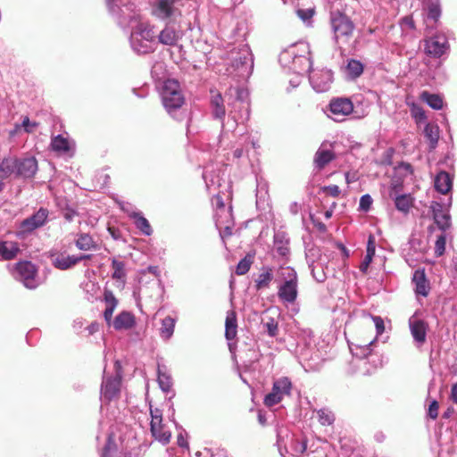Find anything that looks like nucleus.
<instances>
[{
  "mask_svg": "<svg viewBox=\"0 0 457 457\" xmlns=\"http://www.w3.org/2000/svg\"><path fill=\"white\" fill-rule=\"evenodd\" d=\"M227 220L234 221L231 207L222 212H216L215 213V224L219 230L222 229L223 224H226Z\"/></svg>",
  "mask_w": 457,
  "mask_h": 457,
  "instance_id": "42",
  "label": "nucleus"
},
{
  "mask_svg": "<svg viewBox=\"0 0 457 457\" xmlns=\"http://www.w3.org/2000/svg\"><path fill=\"white\" fill-rule=\"evenodd\" d=\"M161 99L167 112L176 118V113L185 103L179 83L175 79H167L162 83L160 89Z\"/></svg>",
  "mask_w": 457,
  "mask_h": 457,
  "instance_id": "4",
  "label": "nucleus"
},
{
  "mask_svg": "<svg viewBox=\"0 0 457 457\" xmlns=\"http://www.w3.org/2000/svg\"><path fill=\"white\" fill-rule=\"evenodd\" d=\"M374 340L369 342L368 344L364 345L363 346H358L356 347V352L353 353L354 355H356L359 358H367L371 355V348Z\"/></svg>",
  "mask_w": 457,
  "mask_h": 457,
  "instance_id": "51",
  "label": "nucleus"
},
{
  "mask_svg": "<svg viewBox=\"0 0 457 457\" xmlns=\"http://www.w3.org/2000/svg\"><path fill=\"white\" fill-rule=\"evenodd\" d=\"M372 259H373V257H371L370 255H365L362 262L360 265V270L361 272H363V273L367 272L368 268H369L370 262H372Z\"/></svg>",
  "mask_w": 457,
  "mask_h": 457,
  "instance_id": "62",
  "label": "nucleus"
},
{
  "mask_svg": "<svg viewBox=\"0 0 457 457\" xmlns=\"http://www.w3.org/2000/svg\"><path fill=\"white\" fill-rule=\"evenodd\" d=\"M129 216L134 220V223L142 234L150 236L153 233L152 227L149 221L142 215L141 212H132L129 213Z\"/></svg>",
  "mask_w": 457,
  "mask_h": 457,
  "instance_id": "30",
  "label": "nucleus"
},
{
  "mask_svg": "<svg viewBox=\"0 0 457 457\" xmlns=\"http://www.w3.org/2000/svg\"><path fill=\"white\" fill-rule=\"evenodd\" d=\"M409 327L411 334L417 344L421 345L425 343L428 331V324L421 320L416 313L409 319Z\"/></svg>",
  "mask_w": 457,
  "mask_h": 457,
  "instance_id": "17",
  "label": "nucleus"
},
{
  "mask_svg": "<svg viewBox=\"0 0 457 457\" xmlns=\"http://www.w3.org/2000/svg\"><path fill=\"white\" fill-rule=\"evenodd\" d=\"M307 449V444L304 441H300L291 437L290 450L293 455H300L303 453Z\"/></svg>",
  "mask_w": 457,
  "mask_h": 457,
  "instance_id": "47",
  "label": "nucleus"
},
{
  "mask_svg": "<svg viewBox=\"0 0 457 457\" xmlns=\"http://www.w3.org/2000/svg\"><path fill=\"white\" fill-rule=\"evenodd\" d=\"M449 48L447 38L444 35H436L425 40V53L433 57L442 56Z\"/></svg>",
  "mask_w": 457,
  "mask_h": 457,
  "instance_id": "16",
  "label": "nucleus"
},
{
  "mask_svg": "<svg viewBox=\"0 0 457 457\" xmlns=\"http://www.w3.org/2000/svg\"><path fill=\"white\" fill-rule=\"evenodd\" d=\"M237 317L236 313L233 311H230L227 313L226 322H225V337L228 341L233 340L237 336Z\"/></svg>",
  "mask_w": 457,
  "mask_h": 457,
  "instance_id": "32",
  "label": "nucleus"
},
{
  "mask_svg": "<svg viewBox=\"0 0 457 457\" xmlns=\"http://www.w3.org/2000/svg\"><path fill=\"white\" fill-rule=\"evenodd\" d=\"M438 403L436 400H433L428 409V416L433 420L436 419L438 416Z\"/></svg>",
  "mask_w": 457,
  "mask_h": 457,
  "instance_id": "57",
  "label": "nucleus"
},
{
  "mask_svg": "<svg viewBox=\"0 0 457 457\" xmlns=\"http://www.w3.org/2000/svg\"><path fill=\"white\" fill-rule=\"evenodd\" d=\"M50 259L53 266L61 270L71 269L76 265L75 255H69L64 253L51 251Z\"/></svg>",
  "mask_w": 457,
  "mask_h": 457,
  "instance_id": "21",
  "label": "nucleus"
},
{
  "mask_svg": "<svg viewBox=\"0 0 457 457\" xmlns=\"http://www.w3.org/2000/svg\"><path fill=\"white\" fill-rule=\"evenodd\" d=\"M412 283L415 286V294L421 296H428L429 293V283L426 278L424 270H416L412 276Z\"/></svg>",
  "mask_w": 457,
  "mask_h": 457,
  "instance_id": "23",
  "label": "nucleus"
},
{
  "mask_svg": "<svg viewBox=\"0 0 457 457\" xmlns=\"http://www.w3.org/2000/svg\"><path fill=\"white\" fill-rule=\"evenodd\" d=\"M441 16L439 0L431 2L428 7L427 22L432 21L436 23Z\"/></svg>",
  "mask_w": 457,
  "mask_h": 457,
  "instance_id": "44",
  "label": "nucleus"
},
{
  "mask_svg": "<svg viewBox=\"0 0 457 457\" xmlns=\"http://www.w3.org/2000/svg\"><path fill=\"white\" fill-rule=\"evenodd\" d=\"M315 13L314 8L297 9V16L307 25L312 24V19Z\"/></svg>",
  "mask_w": 457,
  "mask_h": 457,
  "instance_id": "50",
  "label": "nucleus"
},
{
  "mask_svg": "<svg viewBox=\"0 0 457 457\" xmlns=\"http://www.w3.org/2000/svg\"><path fill=\"white\" fill-rule=\"evenodd\" d=\"M266 332L270 337H275L278 332V322L273 318H270L268 321L263 324Z\"/></svg>",
  "mask_w": 457,
  "mask_h": 457,
  "instance_id": "53",
  "label": "nucleus"
},
{
  "mask_svg": "<svg viewBox=\"0 0 457 457\" xmlns=\"http://www.w3.org/2000/svg\"><path fill=\"white\" fill-rule=\"evenodd\" d=\"M20 248L12 241H0V260H12L16 257Z\"/></svg>",
  "mask_w": 457,
  "mask_h": 457,
  "instance_id": "29",
  "label": "nucleus"
},
{
  "mask_svg": "<svg viewBox=\"0 0 457 457\" xmlns=\"http://www.w3.org/2000/svg\"><path fill=\"white\" fill-rule=\"evenodd\" d=\"M112 268L113 270L112 278L116 280H121L122 282H124L126 277L124 262L113 259L112 262Z\"/></svg>",
  "mask_w": 457,
  "mask_h": 457,
  "instance_id": "45",
  "label": "nucleus"
},
{
  "mask_svg": "<svg viewBox=\"0 0 457 457\" xmlns=\"http://www.w3.org/2000/svg\"><path fill=\"white\" fill-rule=\"evenodd\" d=\"M333 82V74L330 70L322 69L313 71L310 75V83L312 88L319 92L323 93L328 91Z\"/></svg>",
  "mask_w": 457,
  "mask_h": 457,
  "instance_id": "15",
  "label": "nucleus"
},
{
  "mask_svg": "<svg viewBox=\"0 0 457 457\" xmlns=\"http://www.w3.org/2000/svg\"><path fill=\"white\" fill-rule=\"evenodd\" d=\"M452 197H449L446 202L432 201L429 206L435 223L443 232L449 229L452 225L450 215Z\"/></svg>",
  "mask_w": 457,
  "mask_h": 457,
  "instance_id": "9",
  "label": "nucleus"
},
{
  "mask_svg": "<svg viewBox=\"0 0 457 457\" xmlns=\"http://www.w3.org/2000/svg\"><path fill=\"white\" fill-rule=\"evenodd\" d=\"M210 108L212 116L217 120H223L226 114L224 100L220 93L211 91Z\"/></svg>",
  "mask_w": 457,
  "mask_h": 457,
  "instance_id": "22",
  "label": "nucleus"
},
{
  "mask_svg": "<svg viewBox=\"0 0 457 457\" xmlns=\"http://www.w3.org/2000/svg\"><path fill=\"white\" fill-rule=\"evenodd\" d=\"M424 135L428 141L430 150L436 147L439 139V128L436 124L428 123L424 128Z\"/></svg>",
  "mask_w": 457,
  "mask_h": 457,
  "instance_id": "33",
  "label": "nucleus"
},
{
  "mask_svg": "<svg viewBox=\"0 0 457 457\" xmlns=\"http://www.w3.org/2000/svg\"><path fill=\"white\" fill-rule=\"evenodd\" d=\"M185 0H153L150 3V13L159 21L176 22L182 17Z\"/></svg>",
  "mask_w": 457,
  "mask_h": 457,
  "instance_id": "5",
  "label": "nucleus"
},
{
  "mask_svg": "<svg viewBox=\"0 0 457 457\" xmlns=\"http://www.w3.org/2000/svg\"><path fill=\"white\" fill-rule=\"evenodd\" d=\"M334 158L335 154L332 151L320 147L314 155V164L316 168L321 170L334 160Z\"/></svg>",
  "mask_w": 457,
  "mask_h": 457,
  "instance_id": "31",
  "label": "nucleus"
},
{
  "mask_svg": "<svg viewBox=\"0 0 457 457\" xmlns=\"http://www.w3.org/2000/svg\"><path fill=\"white\" fill-rule=\"evenodd\" d=\"M330 22L334 32V38L337 41L340 38L347 40L352 36L354 24L345 14L342 12L331 13Z\"/></svg>",
  "mask_w": 457,
  "mask_h": 457,
  "instance_id": "10",
  "label": "nucleus"
},
{
  "mask_svg": "<svg viewBox=\"0 0 457 457\" xmlns=\"http://www.w3.org/2000/svg\"><path fill=\"white\" fill-rule=\"evenodd\" d=\"M181 38V32L176 29L170 22H166L163 29L157 35V43L164 46H176Z\"/></svg>",
  "mask_w": 457,
  "mask_h": 457,
  "instance_id": "20",
  "label": "nucleus"
},
{
  "mask_svg": "<svg viewBox=\"0 0 457 457\" xmlns=\"http://www.w3.org/2000/svg\"><path fill=\"white\" fill-rule=\"evenodd\" d=\"M292 387V382L287 377L274 380L271 391L263 398L264 405L270 408L279 403L285 396L291 395Z\"/></svg>",
  "mask_w": 457,
  "mask_h": 457,
  "instance_id": "7",
  "label": "nucleus"
},
{
  "mask_svg": "<svg viewBox=\"0 0 457 457\" xmlns=\"http://www.w3.org/2000/svg\"><path fill=\"white\" fill-rule=\"evenodd\" d=\"M15 159L4 158L0 163V186L1 191L4 188V180L8 179L12 174H15Z\"/></svg>",
  "mask_w": 457,
  "mask_h": 457,
  "instance_id": "28",
  "label": "nucleus"
},
{
  "mask_svg": "<svg viewBox=\"0 0 457 457\" xmlns=\"http://www.w3.org/2000/svg\"><path fill=\"white\" fill-rule=\"evenodd\" d=\"M36 275L37 269L30 262H21L16 264L15 277L18 280L21 281L26 287L34 289L37 287Z\"/></svg>",
  "mask_w": 457,
  "mask_h": 457,
  "instance_id": "14",
  "label": "nucleus"
},
{
  "mask_svg": "<svg viewBox=\"0 0 457 457\" xmlns=\"http://www.w3.org/2000/svg\"><path fill=\"white\" fill-rule=\"evenodd\" d=\"M213 204H214V205H215V207H216V212H222V211H224V210H227V209L225 208V204H224V202H223V200H222L221 196H220V195H216L214 196V198H213Z\"/></svg>",
  "mask_w": 457,
  "mask_h": 457,
  "instance_id": "61",
  "label": "nucleus"
},
{
  "mask_svg": "<svg viewBox=\"0 0 457 457\" xmlns=\"http://www.w3.org/2000/svg\"><path fill=\"white\" fill-rule=\"evenodd\" d=\"M115 376H107L104 373L101 385V400L110 402L117 398L120 392L121 372L120 362L115 361Z\"/></svg>",
  "mask_w": 457,
  "mask_h": 457,
  "instance_id": "8",
  "label": "nucleus"
},
{
  "mask_svg": "<svg viewBox=\"0 0 457 457\" xmlns=\"http://www.w3.org/2000/svg\"><path fill=\"white\" fill-rule=\"evenodd\" d=\"M15 175L22 178H32L37 170V162L35 157L15 159Z\"/></svg>",
  "mask_w": 457,
  "mask_h": 457,
  "instance_id": "19",
  "label": "nucleus"
},
{
  "mask_svg": "<svg viewBox=\"0 0 457 457\" xmlns=\"http://www.w3.org/2000/svg\"><path fill=\"white\" fill-rule=\"evenodd\" d=\"M282 434H283V429H278V432H277V437H278L277 444H278V446L280 452H281V447L282 446L287 448V445H286V443H284V439H283ZM286 451L288 452L287 449H286Z\"/></svg>",
  "mask_w": 457,
  "mask_h": 457,
  "instance_id": "63",
  "label": "nucleus"
},
{
  "mask_svg": "<svg viewBox=\"0 0 457 457\" xmlns=\"http://www.w3.org/2000/svg\"><path fill=\"white\" fill-rule=\"evenodd\" d=\"M280 276L284 282L278 287V296L284 303H293L298 295L297 273L293 268L287 267L281 269Z\"/></svg>",
  "mask_w": 457,
  "mask_h": 457,
  "instance_id": "6",
  "label": "nucleus"
},
{
  "mask_svg": "<svg viewBox=\"0 0 457 457\" xmlns=\"http://www.w3.org/2000/svg\"><path fill=\"white\" fill-rule=\"evenodd\" d=\"M372 204V198L370 195H363L360 199L359 208L361 211L368 212Z\"/></svg>",
  "mask_w": 457,
  "mask_h": 457,
  "instance_id": "54",
  "label": "nucleus"
},
{
  "mask_svg": "<svg viewBox=\"0 0 457 457\" xmlns=\"http://www.w3.org/2000/svg\"><path fill=\"white\" fill-rule=\"evenodd\" d=\"M105 300L107 302V307L104 312V317L107 324L110 326L112 322V313L117 305V300L111 293L105 295Z\"/></svg>",
  "mask_w": 457,
  "mask_h": 457,
  "instance_id": "43",
  "label": "nucleus"
},
{
  "mask_svg": "<svg viewBox=\"0 0 457 457\" xmlns=\"http://www.w3.org/2000/svg\"><path fill=\"white\" fill-rule=\"evenodd\" d=\"M421 99L435 110H441L443 108V99L438 95L425 91L421 94Z\"/></svg>",
  "mask_w": 457,
  "mask_h": 457,
  "instance_id": "39",
  "label": "nucleus"
},
{
  "mask_svg": "<svg viewBox=\"0 0 457 457\" xmlns=\"http://www.w3.org/2000/svg\"><path fill=\"white\" fill-rule=\"evenodd\" d=\"M176 320L170 316H167L162 320V326L160 328V336L164 340H169L175 328Z\"/></svg>",
  "mask_w": 457,
  "mask_h": 457,
  "instance_id": "34",
  "label": "nucleus"
},
{
  "mask_svg": "<svg viewBox=\"0 0 457 457\" xmlns=\"http://www.w3.org/2000/svg\"><path fill=\"white\" fill-rule=\"evenodd\" d=\"M151 423L150 429L153 436L162 444L170 442L171 434L162 423V411L158 408L150 406Z\"/></svg>",
  "mask_w": 457,
  "mask_h": 457,
  "instance_id": "12",
  "label": "nucleus"
},
{
  "mask_svg": "<svg viewBox=\"0 0 457 457\" xmlns=\"http://www.w3.org/2000/svg\"><path fill=\"white\" fill-rule=\"evenodd\" d=\"M234 221H226V224H223V228L220 231V237L222 238L229 237L233 233Z\"/></svg>",
  "mask_w": 457,
  "mask_h": 457,
  "instance_id": "55",
  "label": "nucleus"
},
{
  "mask_svg": "<svg viewBox=\"0 0 457 457\" xmlns=\"http://www.w3.org/2000/svg\"><path fill=\"white\" fill-rule=\"evenodd\" d=\"M233 59V66L237 69L240 70V74L245 76H248L253 68V56L250 53L248 47H243L240 49L238 53H237V56H232Z\"/></svg>",
  "mask_w": 457,
  "mask_h": 457,
  "instance_id": "18",
  "label": "nucleus"
},
{
  "mask_svg": "<svg viewBox=\"0 0 457 457\" xmlns=\"http://www.w3.org/2000/svg\"><path fill=\"white\" fill-rule=\"evenodd\" d=\"M372 320H373L375 328H376L377 335L378 336L382 335L385 331V325H384L383 319L379 316H372Z\"/></svg>",
  "mask_w": 457,
  "mask_h": 457,
  "instance_id": "56",
  "label": "nucleus"
},
{
  "mask_svg": "<svg viewBox=\"0 0 457 457\" xmlns=\"http://www.w3.org/2000/svg\"><path fill=\"white\" fill-rule=\"evenodd\" d=\"M252 262L253 261L250 255L244 257L237 263L236 268V273L240 276L245 275L250 270Z\"/></svg>",
  "mask_w": 457,
  "mask_h": 457,
  "instance_id": "48",
  "label": "nucleus"
},
{
  "mask_svg": "<svg viewBox=\"0 0 457 457\" xmlns=\"http://www.w3.org/2000/svg\"><path fill=\"white\" fill-rule=\"evenodd\" d=\"M319 422L323 426L331 425L335 420L334 413L327 409L318 411Z\"/></svg>",
  "mask_w": 457,
  "mask_h": 457,
  "instance_id": "46",
  "label": "nucleus"
},
{
  "mask_svg": "<svg viewBox=\"0 0 457 457\" xmlns=\"http://www.w3.org/2000/svg\"><path fill=\"white\" fill-rule=\"evenodd\" d=\"M157 382L159 384L160 388L168 393L170 391L172 387V378L171 375L165 365L158 364L157 368Z\"/></svg>",
  "mask_w": 457,
  "mask_h": 457,
  "instance_id": "25",
  "label": "nucleus"
},
{
  "mask_svg": "<svg viewBox=\"0 0 457 457\" xmlns=\"http://www.w3.org/2000/svg\"><path fill=\"white\" fill-rule=\"evenodd\" d=\"M445 243L446 239L445 234H441L437 237L435 244V253L436 256H441L444 254L445 251Z\"/></svg>",
  "mask_w": 457,
  "mask_h": 457,
  "instance_id": "52",
  "label": "nucleus"
},
{
  "mask_svg": "<svg viewBox=\"0 0 457 457\" xmlns=\"http://www.w3.org/2000/svg\"><path fill=\"white\" fill-rule=\"evenodd\" d=\"M395 204L398 211L407 213L412 205V198L410 195H397L395 199Z\"/></svg>",
  "mask_w": 457,
  "mask_h": 457,
  "instance_id": "41",
  "label": "nucleus"
},
{
  "mask_svg": "<svg viewBox=\"0 0 457 457\" xmlns=\"http://www.w3.org/2000/svg\"><path fill=\"white\" fill-rule=\"evenodd\" d=\"M248 91L244 88L237 90L236 100L233 103V110L228 113V119L226 122H222L221 133L220 135V145L228 146L231 137H235V130L240 122H244L249 119L250 105L247 100Z\"/></svg>",
  "mask_w": 457,
  "mask_h": 457,
  "instance_id": "2",
  "label": "nucleus"
},
{
  "mask_svg": "<svg viewBox=\"0 0 457 457\" xmlns=\"http://www.w3.org/2000/svg\"><path fill=\"white\" fill-rule=\"evenodd\" d=\"M452 400L457 404V383L452 387Z\"/></svg>",
  "mask_w": 457,
  "mask_h": 457,
  "instance_id": "64",
  "label": "nucleus"
},
{
  "mask_svg": "<svg viewBox=\"0 0 457 457\" xmlns=\"http://www.w3.org/2000/svg\"><path fill=\"white\" fill-rule=\"evenodd\" d=\"M324 191L333 197H337L340 195V188L337 185H329L324 187Z\"/></svg>",
  "mask_w": 457,
  "mask_h": 457,
  "instance_id": "59",
  "label": "nucleus"
},
{
  "mask_svg": "<svg viewBox=\"0 0 457 457\" xmlns=\"http://www.w3.org/2000/svg\"><path fill=\"white\" fill-rule=\"evenodd\" d=\"M51 147L54 152L65 154L69 152L71 145L68 138L57 135L52 138Z\"/></svg>",
  "mask_w": 457,
  "mask_h": 457,
  "instance_id": "37",
  "label": "nucleus"
},
{
  "mask_svg": "<svg viewBox=\"0 0 457 457\" xmlns=\"http://www.w3.org/2000/svg\"><path fill=\"white\" fill-rule=\"evenodd\" d=\"M375 249L376 247L374 237L373 236H370L367 243L366 255L373 257L375 255Z\"/></svg>",
  "mask_w": 457,
  "mask_h": 457,
  "instance_id": "60",
  "label": "nucleus"
},
{
  "mask_svg": "<svg viewBox=\"0 0 457 457\" xmlns=\"http://www.w3.org/2000/svg\"><path fill=\"white\" fill-rule=\"evenodd\" d=\"M328 109L329 111L328 116L329 118L335 121H342L353 112V104L347 97H334L330 100Z\"/></svg>",
  "mask_w": 457,
  "mask_h": 457,
  "instance_id": "13",
  "label": "nucleus"
},
{
  "mask_svg": "<svg viewBox=\"0 0 457 457\" xmlns=\"http://www.w3.org/2000/svg\"><path fill=\"white\" fill-rule=\"evenodd\" d=\"M129 41L131 48L138 54H149L155 50L154 46L145 41L142 37H138L131 33Z\"/></svg>",
  "mask_w": 457,
  "mask_h": 457,
  "instance_id": "27",
  "label": "nucleus"
},
{
  "mask_svg": "<svg viewBox=\"0 0 457 457\" xmlns=\"http://www.w3.org/2000/svg\"><path fill=\"white\" fill-rule=\"evenodd\" d=\"M435 188L441 194H447L453 187L452 179L446 171H440L435 178Z\"/></svg>",
  "mask_w": 457,
  "mask_h": 457,
  "instance_id": "26",
  "label": "nucleus"
},
{
  "mask_svg": "<svg viewBox=\"0 0 457 457\" xmlns=\"http://www.w3.org/2000/svg\"><path fill=\"white\" fill-rule=\"evenodd\" d=\"M273 279L272 269L270 267H263L262 271L255 280V287L257 290L267 288L270 287V282Z\"/></svg>",
  "mask_w": 457,
  "mask_h": 457,
  "instance_id": "35",
  "label": "nucleus"
},
{
  "mask_svg": "<svg viewBox=\"0 0 457 457\" xmlns=\"http://www.w3.org/2000/svg\"><path fill=\"white\" fill-rule=\"evenodd\" d=\"M22 127L24 128L26 132L31 133L37 127V123L30 121L29 117L26 116L22 120Z\"/></svg>",
  "mask_w": 457,
  "mask_h": 457,
  "instance_id": "58",
  "label": "nucleus"
},
{
  "mask_svg": "<svg viewBox=\"0 0 457 457\" xmlns=\"http://www.w3.org/2000/svg\"><path fill=\"white\" fill-rule=\"evenodd\" d=\"M310 54L308 45L298 43L284 50L279 55V62L281 65L287 67L293 72L303 74L308 72L312 66Z\"/></svg>",
  "mask_w": 457,
  "mask_h": 457,
  "instance_id": "3",
  "label": "nucleus"
},
{
  "mask_svg": "<svg viewBox=\"0 0 457 457\" xmlns=\"http://www.w3.org/2000/svg\"><path fill=\"white\" fill-rule=\"evenodd\" d=\"M49 212L46 208H40L31 216L24 219L18 225V236L30 234L37 228L43 227L48 220Z\"/></svg>",
  "mask_w": 457,
  "mask_h": 457,
  "instance_id": "11",
  "label": "nucleus"
},
{
  "mask_svg": "<svg viewBox=\"0 0 457 457\" xmlns=\"http://www.w3.org/2000/svg\"><path fill=\"white\" fill-rule=\"evenodd\" d=\"M135 317L129 312H121L112 321V326L116 330H127L135 326Z\"/></svg>",
  "mask_w": 457,
  "mask_h": 457,
  "instance_id": "24",
  "label": "nucleus"
},
{
  "mask_svg": "<svg viewBox=\"0 0 457 457\" xmlns=\"http://www.w3.org/2000/svg\"><path fill=\"white\" fill-rule=\"evenodd\" d=\"M346 71L348 77H350L351 79H356L362 74L363 65L360 61L351 59L348 61Z\"/></svg>",
  "mask_w": 457,
  "mask_h": 457,
  "instance_id": "40",
  "label": "nucleus"
},
{
  "mask_svg": "<svg viewBox=\"0 0 457 457\" xmlns=\"http://www.w3.org/2000/svg\"><path fill=\"white\" fill-rule=\"evenodd\" d=\"M312 274L313 278L318 282L325 281L327 275L323 270V268L320 265V263H312L310 265Z\"/></svg>",
  "mask_w": 457,
  "mask_h": 457,
  "instance_id": "49",
  "label": "nucleus"
},
{
  "mask_svg": "<svg viewBox=\"0 0 457 457\" xmlns=\"http://www.w3.org/2000/svg\"><path fill=\"white\" fill-rule=\"evenodd\" d=\"M274 245L279 255L287 256L289 253L288 240L285 238L283 233H277L274 236Z\"/></svg>",
  "mask_w": 457,
  "mask_h": 457,
  "instance_id": "38",
  "label": "nucleus"
},
{
  "mask_svg": "<svg viewBox=\"0 0 457 457\" xmlns=\"http://www.w3.org/2000/svg\"><path fill=\"white\" fill-rule=\"evenodd\" d=\"M109 12L117 16L118 22L120 26H128L131 29V34L142 37L145 41L156 46L157 35L154 31V26L149 21H143L141 15L134 12L133 4H124L123 7L129 12L128 16H125L124 10L120 7V0H105Z\"/></svg>",
  "mask_w": 457,
  "mask_h": 457,
  "instance_id": "1",
  "label": "nucleus"
},
{
  "mask_svg": "<svg viewBox=\"0 0 457 457\" xmlns=\"http://www.w3.org/2000/svg\"><path fill=\"white\" fill-rule=\"evenodd\" d=\"M75 245L77 248L81 251H89L95 249L96 246L92 237L87 233L78 235Z\"/></svg>",
  "mask_w": 457,
  "mask_h": 457,
  "instance_id": "36",
  "label": "nucleus"
}]
</instances>
